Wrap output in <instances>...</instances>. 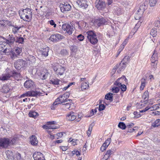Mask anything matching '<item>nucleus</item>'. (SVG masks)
<instances>
[{
    "mask_svg": "<svg viewBox=\"0 0 160 160\" xmlns=\"http://www.w3.org/2000/svg\"><path fill=\"white\" fill-rule=\"evenodd\" d=\"M20 76V74L19 73L8 68L5 70V73L2 74V76L0 77V80H8L11 77L19 78Z\"/></svg>",
    "mask_w": 160,
    "mask_h": 160,
    "instance_id": "obj_1",
    "label": "nucleus"
},
{
    "mask_svg": "<svg viewBox=\"0 0 160 160\" xmlns=\"http://www.w3.org/2000/svg\"><path fill=\"white\" fill-rule=\"evenodd\" d=\"M19 14L21 19L27 22H30L32 18V12L29 8L19 10Z\"/></svg>",
    "mask_w": 160,
    "mask_h": 160,
    "instance_id": "obj_2",
    "label": "nucleus"
},
{
    "mask_svg": "<svg viewBox=\"0 0 160 160\" xmlns=\"http://www.w3.org/2000/svg\"><path fill=\"white\" fill-rule=\"evenodd\" d=\"M124 79L125 82H126L127 79L125 76L118 78L114 83V85L118 86L121 89V91L123 92L125 91L127 89L126 86L124 84H122V82L121 79Z\"/></svg>",
    "mask_w": 160,
    "mask_h": 160,
    "instance_id": "obj_3",
    "label": "nucleus"
},
{
    "mask_svg": "<svg viewBox=\"0 0 160 160\" xmlns=\"http://www.w3.org/2000/svg\"><path fill=\"white\" fill-rule=\"evenodd\" d=\"M9 138H0V148H7L9 146Z\"/></svg>",
    "mask_w": 160,
    "mask_h": 160,
    "instance_id": "obj_4",
    "label": "nucleus"
},
{
    "mask_svg": "<svg viewBox=\"0 0 160 160\" xmlns=\"http://www.w3.org/2000/svg\"><path fill=\"white\" fill-rule=\"evenodd\" d=\"M59 7L61 11L63 13H66L70 11L71 8V6L68 3L64 2V3H61Z\"/></svg>",
    "mask_w": 160,
    "mask_h": 160,
    "instance_id": "obj_5",
    "label": "nucleus"
},
{
    "mask_svg": "<svg viewBox=\"0 0 160 160\" xmlns=\"http://www.w3.org/2000/svg\"><path fill=\"white\" fill-rule=\"evenodd\" d=\"M53 70L57 74L62 75L63 74L65 69L64 67L58 64L56 66L53 67Z\"/></svg>",
    "mask_w": 160,
    "mask_h": 160,
    "instance_id": "obj_6",
    "label": "nucleus"
},
{
    "mask_svg": "<svg viewBox=\"0 0 160 160\" xmlns=\"http://www.w3.org/2000/svg\"><path fill=\"white\" fill-rule=\"evenodd\" d=\"M64 38V36L60 34H52L51 36L49 39L53 42H57Z\"/></svg>",
    "mask_w": 160,
    "mask_h": 160,
    "instance_id": "obj_7",
    "label": "nucleus"
},
{
    "mask_svg": "<svg viewBox=\"0 0 160 160\" xmlns=\"http://www.w3.org/2000/svg\"><path fill=\"white\" fill-rule=\"evenodd\" d=\"M95 6L98 10H102L105 7V2L103 0H96Z\"/></svg>",
    "mask_w": 160,
    "mask_h": 160,
    "instance_id": "obj_8",
    "label": "nucleus"
},
{
    "mask_svg": "<svg viewBox=\"0 0 160 160\" xmlns=\"http://www.w3.org/2000/svg\"><path fill=\"white\" fill-rule=\"evenodd\" d=\"M22 52V48H20L17 47L12 50V53L11 55V58L13 59L18 56L20 55Z\"/></svg>",
    "mask_w": 160,
    "mask_h": 160,
    "instance_id": "obj_9",
    "label": "nucleus"
},
{
    "mask_svg": "<svg viewBox=\"0 0 160 160\" xmlns=\"http://www.w3.org/2000/svg\"><path fill=\"white\" fill-rule=\"evenodd\" d=\"M74 29V28L72 26H71L69 24H63L62 26V29L63 30L66 31L69 35L71 34L72 33Z\"/></svg>",
    "mask_w": 160,
    "mask_h": 160,
    "instance_id": "obj_10",
    "label": "nucleus"
},
{
    "mask_svg": "<svg viewBox=\"0 0 160 160\" xmlns=\"http://www.w3.org/2000/svg\"><path fill=\"white\" fill-rule=\"evenodd\" d=\"M26 63V61L22 59H19L14 64V66L17 69L19 70L21 68L24 67Z\"/></svg>",
    "mask_w": 160,
    "mask_h": 160,
    "instance_id": "obj_11",
    "label": "nucleus"
},
{
    "mask_svg": "<svg viewBox=\"0 0 160 160\" xmlns=\"http://www.w3.org/2000/svg\"><path fill=\"white\" fill-rule=\"evenodd\" d=\"M148 6V1H145L140 6L139 9L138 10V12L141 13V14H143L144 11L147 9Z\"/></svg>",
    "mask_w": 160,
    "mask_h": 160,
    "instance_id": "obj_12",
    "label": "nucleus"
},
{
    "mask_svg": "<svg viewBox=\"0 0 160 160\" xmlns=\"http://www.w3.org/2000/svg\"><path fill=\"white\" fill-rule=\"evenodd\" d=\"M55 123L54 121L48 122L47 125H43V128L47 129H56L57 128L54 125Z\"/></svg>",
    "mask_w": 160,
    "mask_h": 160,
    "instance_id": "obj_13",
    "label": "nucleus"
},
{
    "mask_svg": "<svg viewBox=\"0 0 160 160\" xmlns=\"http://www.w3.org/2000/svg\"><path fill=\"white\" fill-rule=\"evenodd\" d=\"M24 86L25 88L28 89H32L34 85V82L30 79H28L24 82Z\"/></svg>",
    "mask_w": 160,
    "mask_h": 160,
    "instance_id": "obj_14",
    "label": "nucleus"
},
{
    "mask_svg": "<svg viewBox=\"0 0 160 160\" xmlns=\"http://www.w3.org/2000/svg\"><path fill=\"white\" fill-rule=\"evenodd\" d=\"M33 156L34 160H45L42 154L40 152H35Z\"/></svg>",
    "mask_w": 160,
    "mask_h": 160,
    "instance_id": "obj_15",
    "label": "nucleus"
},
{
    "mask_svg": "<svg viewBox=\"0 0 160 160\" xmlns=\"http://www.w3.org/2000/svg\"><path fill=\"white\" fill-rule=\"evenodd\" d=\"M5 53L7 55H10L11 57V55L12 53V50L10 45L8 44L6 46V48H5V49L2 52Z\"/></svg>",
    "mask_w": 160,
    "mask_h": 160,
    "instance_id": "obj_16",
    "label": "nucleus"
},
{
    "mask_svg": "<svg viewBox=\"0 0 160 160\" xmlns=\"http://www.w3.org/2000/svg\"><path fill=\"white\" fill-rule=\"evenodd\" d=\"M95 23L98 26H100L102 24H106L107 21L103 18H99L95 20Z\"/></svg>",
    "mask_w": 160,
    "mask_h": 160,
    "instance_id": "obj_17",
    "label": "nucleus"
},
{
    "mask_svg": "<svg viewBox=\"0 0 160 160\" xmlns=\"http://www.w3.org/2000/svg\"><path fill=\"white\" fill-rule=\"evenodd\" d=\"M14 37L12 35L9 34L8 39L6 40V42L8 44L11 45H12L15 41Z\"/></svg>",
    "mask_w": 160,
    "mask_h": 160,
    "instance_id": "obj_18",
    "label": "nucleus"
},
{
    "mask_svg": "<svg viewBox=\"0 0 160 160\" xmlns=\"http://www.w3.org/2000/svg\"><path fill=\"white\" fill-rule=\"evenodd\" d=\"M76 118V116L74 115V112H71L67 114L66 118L68 121H72L75 120Z\"/></svg>",
    "mask_w": 160,
    "mask_h": 160,
    "instance_id": "obj_19",
    "label": "nucleus"
},
{
    "mask_svg": "<svg viewBox=\"0 0 160 160\" xmlns=\"http://www.w3.org/2000/svg\"><path fill=\"white\" fill-rule=\"evenodd\" d=\"M5 153L7 159L12 160L13 158V153L12 150H7L6 151Z\"/></svg>",
    "mask_w": 160,
    "mask_h": 160,
    "instance_id": "obj_20",
    "label": "nucleus"
},
{
    "mask_svg": "<svg viewBox=\"0 0 160 160\" xmlns=\"http://www.w3.org/2000/svg\"><path fill=\"white\" fill-rule=\"evenodd\" d=\"M31 144L33 146L36 145L38 143V140L35 135H32L30 138Z\"/></svg>",
    "mask_w": 160,
    "mask_h": 160,
    "instance_id": "obj_21",
    "label": "nucleus"
},
{
    "mask_svg": "<svg viewBox=\"0 0 160 160\" xmlns=\"http://www.w3.org/2000/svg\"><path fill=\"white\" fill-rule=\"evenodd\" d=\"M48 51L49 48L48 47H47L42 48L40 52L42 56L46 57L48 55Z\"/></svg>",
    "mask_w": 160,
    "mask_h": 160,
    "instance_id": "obj_22",
    "label": "nucleus"
},
{
    "mask_svg": "<svg viewBox=\"0 0 160 160\" xmlns=\"http://www.w3.org/2000/svg\"><path fill=\"white\" fill-rule=\"evenodd\" d=\"M77 3L79 6L81 8L83 7L84 8H86L88 6L87 4L84 1L78 0L77 1Z\"/></svg>",
    "mask_w": 160,
    "mask_h": 160,
    "instance_id": "obj_23",
    "label": "nucleus"
},
{
    "mask_svg": "<svg viewBox=\"0 0 160 160\" xmlns=\"http://www.w3.org/2000/svg\"><path fill=\"white\" fill-rule=\"evenodd\" d=\"M87 38H91L97 37V35L92 30H89L87 32Z\"/></svg>",
    "mask_w": 160,
    "mask_h": 160,
    "instance_id": "obj_24",
    "label": "nucleus"
},
{
    "mask_svg": "<svg viewBox=\"0 0 160 160\" xmlns=\"http://www.w3.org/2000/svg\"><path fill=\"white\" fill-rule=\"evenodd\" d=\"M90 42L93 45H95L97 43L98 40L97 38V37H94L93 38H88Z\"/></svg>",
    "mask_w": 160,
    "mask_h": 160,
    "instance_id": "obj_25",
    "label": "nucleus"
},
{
    "mask_svg": "<svg viewBox=\"0 0 160 160\" xmlns=\"http://www.w3.org/2000/svg\"><path fill=\"white\" fill-rule=\"evenodd\" d=\"M121 63H120L119 64H117L114 67L113 70L115 71L116 69H118V68H119V71H118V73L120 72V71L122 70L124 68H125L124 67V65L123 64V63H122V66H121Z\"/></svg>",
    "mask_w": 160,
    "mask_h": 160,
    "instance_id": "obj_26",
    "label": "nucleus"
},
{
    "mask_svg": "<svg viewBox=\"0 0 160 160\" xmlns=\"http://www.w3.org/2000/svg\"><path fill=\"white\" fill-rule=\"evenodd\" d=\"M8 44L4 42H0V52H3Z\"/></svg>",
    "mask_w": 160,
    "mask_h": 160,
    "instance_id": "obj_27",
    "label": "nucleus"
},
{
    "mask_svg": "<svg viewBox=\"0 0 160 160\" xmlns=\"http://www.w3.org/2000/svg\"><path fill=\"white\" fill-rule=\"evenodd\" d=\"M72 101H68V102H66L62 104V108L65 110H66L67 109H69L70 107V103H71Z\"/></svg>",
    "mask_w": 160,
    "mask_h": 160,
    "instance_id": "obj_28",
    "label": "nucleus"
},
{
    "mask_svg": "<svg viewBox=\"0 0 160 160\" xmlns=\"http://www.w3.org/2000/svg\"><path fill=\"white\" fill-rule=\"evenodd\" d=\"M59 97L60 98V102H61V103H64L66 102H68V101H71V99L64 98V97L62 95H60Z\"/></svg>",
    "mask_w": 160,
    "mask_h": 160,
    "instance_id": "obj_29",
    "label": "nucleus"
},
{
    "mask_svg": "<svg viewBox=\"0 0 160 160\" xmlns=\"http://www.w3.org/2000/svg\"><path fill=\"white\" fill-rule=\"evenodd\" d=\"M158 57L157 55V53L155 50L154 51V52L152 55L151 60V61H152V62H155V61H158Z\"/></svg>",
    "mask_w": 160,
    "mask_h": 160,
    "instance_id": "obj_30",
    "label": "nucleus"
},
{
    "mask_svg": "<svg viewBox=\"0 0 160 160\" xmlns=\"http://www.w3.org/2000/svg\"><path fill=\"white\" fill-rule=\"evenodd\" d=\"M18 138L16 137H14L12 139H9V146H10L12 145H13L15 144V142L18 140Z\"/></svg>",
    "mask_w": 160,
    "mask_h": 160,
    "instance_id": "obj_31",
    "label": "nucleus"
},
{
    "mask_svg": "<svg viewBox=\"0 0 160 160\" xmlns=\"http://www.w3.org/2000/svg\"><path fill=\"white\" fill-rule=\"evenodd\" d=\"M130 57L129 56H125L123 58L121 62H123V64L124 65L123 67H125L126 64L127 62L130 59Z\"/></svg>",
    "mask_w": 160,
    "mask_h": 160,
    "instance_id": "obj_32",
    "label": "nucleus"
},
{
    "mask_svg": "<svg viewBox=\"0 0 160 160\" xmlns=\"http://www.w3.org/2000/svg\"><path fill=\"white\" fill-rule=\"evenodd\" d=\"M89 87V84L87 82H82L81 86V89L82 90L88 88Z\"/></svg>",
    "mask_w": 160,
    "mask_h": 160,
    "instance_id": "obj_33",
    "label": "nucleus"
},
{
    "mask_svg": "<svg viewBox=\"0 0 160 160\" xmlns=\"http://www.w3.org/2000/svg\"><path fill=\"white\" fill-rule=\"evenodd\" d=\"M10 88L8 85H4L2 87V91L5 93H8L9 91Z\"/></svg>",
    "mask_w": 160,
    "mask_h": 160,
    "instance_id": "obj_34",
    "label": "nucleus"
},
{
    "mask_svg": "<svg viewBox=\"0 0 160 160\" xmlns=\"http://www.w3.org/2000/svg\"><path fill=\"white\" fill-rule=\"evenodd\" d=\"M28 115L30 117L35 118L36 116H38V114L36 112L34 111H31L29 112Z\"/></svg>",
    "mask_w": 160,
    "mask_h": 160,
    "instance_id": "obj_35",
    "label": "nucleus"
},
{
    "mask_svg": "<svg viewBox=\"0 0 160 160\" xmlns=\"http://www.w3.org/2000/svg\"><path fill=\"white\" fill-rule=\"evenodd\" d=\"M152 125L154 127H156L160 125V119H157L152 123Z\"/></svg>",
    "mask_w": 160,
    "mask_h": 160,
    "instance_id": "obj_36",
    "label": "nucleus"
},
{
    "mask_svg": "<svg viewBox=\"0 0 160 160\" xmlns=\"http://www.w3.org/2000/svg\"><path fill=\"white\" fill-rule=\"evenodd\" d=\"M112 95L111 93H108L106 94L105 96V98L107 100H109L111 101H112Z\"/></svg>",
    "mask_w": 160,
    "mask_h": 160,
    "instance_id": "obj_37",
    "label": "nucleus"
},
{
    "mask_svg": "<svg viewBox=\"0 0 160 160\" xmlns=\"http://www.w3.org/2000/svg\"><path fill=\"white\" fill-rule=\"evenodd\" d=\"M31 96V97H36L37 96L39 95L41 93L39 92L34 91H30Z\"/></svg>",
    "mask_w": 160,
    "mask_h": 160,
    "instance_id": "obj_38",
    "label": "nucleus"
},
{
    "mask_svg": "<svg viewBox=\"0 0 160 160\" xmlns=\"http://www.w3.org/2000/svg\"><path fill=\"white\" fill-rule=\"evenodd\" d=\"M157 30L156 28H153L151 30L150 34L153 37H154L157 35Z\"/></svg>",
    "mask_w": 160,
    "mask_h": 160,
    "instance_id": "obj_39",
    "label": "nucleus"
},
{
    "mask_svg": "<svg viewBox=\"0 0 160 160\" xmlns=\"http://www.w3.org/2000/svg\"><path fill=\"white\" fill-rule=\"evenodd\" d=\"M118 126L119 128L122 130L125 129L127 127L125 123L122 122H120L119 123Z\"/></svg>",
    "mask_w": 160,
    "mask_h": 160,
    "instance_id": "obj_40",
    "label": "nucleus"
},
{
    "mask_svg": "<svg viewBox=\"0 0 160 160\" xmlns=\"http://www.w3.org/2000/svg\"><path fill=\"white\" fill-rule=\"evenodd\" d=\"M50 81L52 84L56 85L60 84V82H61V81L58 79H54L53 80H50Z\"/></svg>",
    "mask_w": 160,
    "mask_h": 160,
    "instance_id": "obj_41",
    "label": "nucleus"
},
{
    "mask_svg": "<svg viewBox=\"0 0 160 160\" xmlns=\"http://www.w3.org/2000/svg\"><path fill=\"white\" fill-rule=\"evenodd\" d=\"M113 88H112V90L113 93H117L120 90V88L118 86L114 85Z\"/></svg>",
    "mask_w": 160,
    "mask_h": 160,
    "instance_id": "obj_42",
    "label": "nucleus"
},
{
    "mask_svg": "<svg viewBox=\"0 0 160 160\" xmlns=\"http://www.w3.org/2000/svg\"><path fill=\"white\" fill-rule=\"evenodd\" d=\"M145 81L146 79L144 77L142 79H141V86L140 87L141 90H143L144 87H145L146 83Z\"/></svg>",
    "mask_w": 160,
    "mask_h": 160,
    "instance_id": "obj_43",
    "label": "nucleus"
},
{
    "mask_svg": "<svg viewBox=\"0 0 160 160\" xmlns=\"http://www.w3.org/2000/svg\"><path fill=\"white\" fill-rule=\"evenodd\" d=\"M154 109V106H152V107H149L148 106H147L144 109H143L142 110L140 111V112H145L149 109H150L151 111H152V110H153Z\"/></svg>",
    "mask_w": 160,
    "mask_h": 160,
    "instance_id": "obj_44",
    "label": "nucleus"
},
{
    "mask_svg": "<svg viewBox=\"0 0 160 160\" xmlns=\"http://www.w3.org/2000/svg\"><path fill=\"white\" fill-rule=\"evenodd\" d=\"M27 59L32 63L35 62L36 61L35 58L32 55H29Z\"/></svg>",
    "mask_w": 160,
    "mask_h": 160,
    "instance_id": "obj_45",
    "label": "nucleus"
},
{
    "mask_svg": "<svg viewBox=\"0 0 160 160\" xmlns=\"http://www.w3.org/2000/svg\"><path fill=\"white\" fill-rule=\"evenodd\" d=\"M13 27L12 32L14 34L17 33L19 29L20 28V27H18L16 25L13 26Z\"/></svg>",
    "mask_w": 160,
    "mask_h": 160,
    "instance_id": "obj_46",
    "label": "nucleus"
},
{
    "mask_svg": "<svg viewBox=\"0 0 160 160\" xmlns=\"http://www.w3.org/2000/svg\"><path fill=\"white\" fill-rule=\"evenodd\" d=\"M148 91H146L143 93L142 98L145 101H146L148 99Z\"/></svg>",
    "mask_w": 160,
    "mask_h": 160,
    "instance_id": "obj_47",
    "label": "nucleus"
},
{
    "mask_svg": "<svg viewBox=\"0 0 160 160\" xmlns=\"http://www.w3.org/2000/svg\"><path fill=\"white\" fill-rule=\"evenodd\" d=\"M111 141V138H108L105 141V142L103 143L102 145L107 148L110 144Z\"/></svg>",
    "mask_w": 160,
    "mask_h": 160,
    "instance_id": "obj_48",
    "label": "nucleus"
},
{
    "mask_svg": "<svg viewBox=\"0 0 160 160\" xmlns=\"http://www.w3.org/2000/svg\"><path fill=\"white\" fill-rule=\"evenodd\" d=\"M15 160H24L21 157V154L19 153H17L16 154L15 158Z\"/></svg>",
    "mask_w": 160,
    "mask_h": 160,
    "instance_id": "obj_49",
    "label": "nucleus"
},
{
    "mask_svg": "<svg viewBox=\"0 0 160 160\" xmlns=\"http://www.w3.org/2000/svg\"><path fill=\"white\" fill-rule=\"evenodd\" d=\"M61 54L63 56L68 55V52L65 49H62L60 52Z\"/></svg>",
    "mask_w": 160,
    "mask_h": 160,
    "instance_id": "obj_50",
    "label": "nucleus"
},
{
    "mask_svg": "<svg viewBox=\"0 0 160 160\" xmlns=\"http://www.w3.org/2000/svg\"><path fill=\"white\" fill-rule=\"evenodd\" d=\"M158 0H149V4L151 7H153L155 6Z\"/></svg>",
    "mask_w": 160,
    "mask_h": 160,
    "instance_id": "obj_51",
    "label": "nucleus"
},
{
    "mask_svg": "<svg viewBox=\"0 0 160 160\" xmlns=\"http://www.w3.org/2000/svg\"><path fill=\"white\" fill-rule=\"evenodd\" d=\"M15 41L16 42L22 43L24 42V39L22 37H20L19 38H17L15 40Z\"/></svg>",
    "mask_w": 160,
    "mask_h": 160,
    "instance_id": "obj_52",
    "label": "nucleus"
},
{
    "mask_svg": "<svg viewBox=\"0 0 160 160\" xmlns=\"http://www.w3.org/2000/svg\"><path fill=\"white\" fill-rule=\"evenodd\" d=\"M142 15V14H141V13L138 12H137V13L136 14L135 16V18L136 20L139 19L141 17Z\"/></svg>",
    "mask_w": 160,
    "mask_h": 160,
    "instance_id": "obj_53",
    "label": "nucleus"
},
{
    "mask_svg": "<svg viewBox=\"0 0 160 160\" xmlns=\"http://www.w3.org/2000/svg\"><path fill=\"white\" fill-rule=\"evenodd\" d=\"M158 63V61H155V62H152V61H151V65L153 68L154 69H155L157 68V64Z\"/></svg>",
    "mask_w": 160,
    "mask_h": 160,
    "instance_id": "obj_54",
    "label": "nucleus"
},
{
    "mask_svg": "<svg viewBox=\"0 0 160 160\" xmlns=\"http://www.w3.org/2000/svg\"><path fill=\"white\" fill-rule=\"evenodd\" d=\"M61 102H60V98L59 97L58 98L56 99L55 101L53 103V105H56L61 104Z\"/></svg>",
    "mask_w": 160,
    "mask_h": 160,
    "instance_id": "obj_55",
    "label": "nucleus"
},
{
    "mask_svg": "<svg viewBox=\"0 0 160 160\" xmlns=\"http://www.w3.org/2000/svg\"><path fill=\"white\" fill-rule=\"evenodd\" d=\"M77 38L79 41H82L84 40V37L82 34H80L77 36Z\"/></svg>",
    "mask_w": 160,
    "mask_h": 160,
    "instance_id": "obj_56",
    "label": "nucleus"
},
{
    "mask_svg": "<svg viewBox=\"0 0 160 160\" xmlns=\"http://www.w3.org/2000/svg\"><path fill=\"white\" fill-rule=\"evenodd\" d=\"M105 108V106L103 104H101L99 105L98 109L99 111L103 110Z\"/></svg>",
    "mask_w": 160,
    "mask_h": 160,
    "instance_id": "obj_57",
    "label": "nucleus"
},
{
    "mask_svg": "<svg viewBox=\"0 0 160 160\" xmlns=\"http://www.w3.org/2000/svg\"><path fill=\"white\" fill-rule=\"evenodd\" d=\"M117 8V9L116 11V12L118 15H119L123 12V10L122 9L119 8Z\"/></svg>",
    "mask_w": 160,
    "mask_h": 160,
    "instance_id": "obj_58",
    "label": "nucleus"
},
{
    "mask_svg": "<svg viewBox=\"0 0 160 160\" xmlns=\"http://www.w3.org/2000/svg\"><path fill=\"white\" fill-rule=\"evenodd\" d=\"M48 75V72H47L46 73L45 72L44 74L42 75V77H41V78L42 80H45L47 78Z\"/></svg>",
    "mask_w": 160,
    "mask_h": 160,
    "instance_id": "obj_59",
    "label": "nucleus"
},
{
    "mask_svg": "<svg viewBox=\"0 0 160 160\" xmlns=\"http://www.w3.org/2000/svg\"><path fill=\"white\" fill-rule=\"evenodd\" d=\"M155 26L157 27H160V21L158 20L155 21L154 23Z\"/></svg>",
    "mask_w": 160,
    "mask_h": 160,
    "instance_id": "obj_60",
    "label": "nucleus"
},
{
    "mask_svg": "<svg viewBox=\"0 0 160 160\" xmlns=\"http://www.w3.org/2000/svg\"><path fill=\"white\" fill-rule=\"evenodd\" d=\"M49 22L51 25L53 26V27L54 28H55L56 27V24L55 23L53 20H51L49 21Z\"/></svg>",
    "mask_w": 160,
    "mask_h": 160,
    "instance_id": "obj_61",
    "label": "nucleus"
},
{
    "mask_svg": "<svg viewBox=\"0 0 160 160\" xmlns=\"http://www.w3.org/2000/svg\"><path fill=\"white\" fill-rule=\"evenodd\" d=\"M113 153V152L111 150H109L107 151L106 152V153L105 154L107 156H109L110 157V156Z\"/></svg>",
    "mask_w": 160,
    "mask_h": 160,
    "instance_id": "obj_62",
    "label": "nucleus"
},
{
    "mask_svg": "<svg viewBox=\"0 0 160 160\" xmlns=\"http://www.w3.org/2000/svg\"><path fill=\"white\" fill-rule=\"evenodd\" d=\"M70 93L69 92H66V93L62 94V96L64 97V98L68 99L70 96Z\"/></svg>",
    "mask_w": 160,
    "mask_h": 160,
    "instance_id": "obj_63",
    "label": "nucleus"
},
{
    "mask_svg": "<svg viewBox=\"0 0 160 160\" xmlns=\"http://www.w3.org/2000/svg\"><path fill=\"white\" fill-rule=\"evenodd\" d=\"M109 159L110 157L105 154L102 160H109Z\"/></svg>",
    "mask_w": 160,
    "mask_h": 160,
    "instance_id": "obj_64",
    "label": "nucleus"
}]
</instances>
